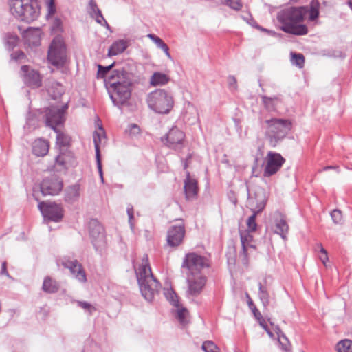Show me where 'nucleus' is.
<instances>
[{
	"mask_svg": "<svg viewBox=\"0 0 352 352\" xmlns=\"http://www.w3.org/2000/svg\"><path fill=\"white\" fill-rule=\"evenodd\" d=\"M307 12L305 7H290L280 10L277 14V19L282 24L281 30L295 35L307 34V26L300 23Z\"/></svg>",
	"mask_w": 352,
	"mask_h": 352,
	"instance_id": "obj_1",
	"label": "nucleus"
},
{
	"mask_svg": "<svg viewBox=\"0 0 352 352\" xmlns=\"http://www.w3.org/2000/svg\"><path fill=\"white\" fill-rule=\"evenodd\" d=\"M135 272L142 295L146 300L152 301L161 285L152 274L147 255L143 256L142 264Z\"/></svg>",
	"mask_w": 352,
	"mask_h": 352,
	"instance_id": "obj_2",
	"label": "nucleus"
},
{
	"mask_svg": "<svg viewBox=\"0 0 352 352\" xmlns=\"http://www.w3.org/2000/svg\"><path fill=\"white\" fill-rule=\"evenodd\" d=\"M109 93L116 106L120 107L127 103L131 95V80L126 72L118 73L109 78Z\"/></svg>",
	"mask_w": 352,
	"mask_h": 352,
	"instance_id": "obj_3",
	"label": "nucleus"
},
{
	"mask_svg": "<svg viewBox=\"0 0 352 352\" xmlns=\"http://www.w3.org/2000/svg\"><path fill=\"white\" fill-rule=\"evenodd\" d=\"M265 137L270 145L276 147L287 135L292 128L289 120L272 118L264 121Z\"/></svg>",
	"mask_w": 352,
	"mask_h": 352,
	"instance_id": "obj_4",
	"label": "nucleus"
},
{
	"mask_svg": "<svg viewBox=\"0 0 352 352\" xmlns=\"http://www.w3.org/2000/svg\"><path fill=\"white\" fill-rule=\"evenodd\" d=\"M10 12L19 20L30 23L39 16L40 8L36 0H10Z\"/></svg>",
	"mask_w": 352,
	"mask_h": 352,
	"instance_id": "obj_5",
	"label": "nucleus"
},
{
	"mask_svg": "<svg viewBox=\"0 0 352 352\" xmlns=\"http://www.w3.org/2000/svg\"><path fill=\"white\" fill-rule=\"evenodd\" d=\"M146 102L151 110L160 114L168 113L174 105L172 94L164 89H157L148 94Z\"/></svg>",
	"mask_w": 352,
	"mask_h": 352,
	"instance_id": "obj_6",
	"label": "nucleus"
},
{
	"mask_svg": "<svg viewBox=\"0 0 352 352\" xmlns=\"http://www.w3.org/2000/svg\"><path fill=\"white\" fill-rule=\"evenodd\" d=\"M209 267L206 258L195 252L188 253L185 255L182 269L185 270L187 275H201V270Z\"/></svg>",
	"mask_w": 352,
	"mask_h": 352,
	"instance_id": "obj_7",
	"label": "nucleus"
},
{
	"mask_svg": "<svg viewBox=\"0 0 352 352\" xmlns=\"http://www.w3.org/2000/svg\"><path fill=\"white\" fill-rule=\"evenodd\" d=\"M49 61L55 66H62L66 62V47L60 36L55 37L50 46L47 56Z\"/></svg>",
	"mask_w": 352,
	"mask_h": 352,
	"instance_id": "obj_8",
	"label": "nucleus"
},
{
	"mask_svg": "<svg viewBox=\"0 0 352 352\" xmlns=\"http://www.w3.org/2000/svg\"><path fill=\"white\" fill-rule=\"evenodd\" d=\"M285 162V160L280 153L269 151L263 161V176L270 177L276 174Z\"/></svg>",
	"mask_w": 352,
	"mask_h": 352,
	"instance_id": "obj_9",
	"label": "nucleus"
},
{
	"mask_svg": "<svg viewBox=\"0 0 352 352\" xmlns=\"http://www.w3.org/2000/svg\"><path fill=\"white\" fill-rule=\"evenodd\" d=\"M67 104L61 107L52 106L45 110V124L57 132L56 126L64 122V116L67 109Z\"/></svg>",
	"mask_w": 352,
	"mask_h": 352,
	"instance_id": "obj_10",
	"label": "nucleus"
},
{
	"mask_svg": "<svg viewBox=\"0 0 352 352\" xmlns=\"http://www.w3.org/2000/svg\"><path fill=\"white\" fill-rule=\"evenodd\" d=\"M185 134L177 127L171 128L162 141L170 148L180 150L184 146Z\"/></svg>",
	"mask_w": 352,
	"mask_h": 352,
	"instance_id": "obj_11",
	"label": "nucleus"
},
{
	"mask_svg": "<svg viewBox=\"0 0 352 352\" xmlns=\"http://www.w3.org/2000/svg\"><path fill=\"white\" fill-rule=\"evenodd\" d=\"M20 76L23 82L32 89L38 88L42 85V77L40 73L29 65L21 66Z\"/></svg>",
	"mask_w": 352,
	"mask_h": 352,
	"instance_id": "obj_12",
	"label": "nucleus"
},
{
	"mask_svg": "<svg viewBox=\"0 0 352 352\" xmlns=\"http://www.w3.org/2000/svg\"><path fill=\"white\" fill-rule=\"evenodd\" d=\"M63 181L56 175L43 179L41 184V190L44 195H58L63 188Z\"/></svg>",
	"mask_w": 352,
	"mask_h": 352,
	"instance_id": "obj_13",
	"label": "nucleus"
},
{
	"mask_svg": "<svg viewBox=\"0 0 352 352\" xmlns=\"http://www.w3.org/2000/svg\"><path fill=\"white\" fill-rule=\"evenodd\" d=\"M38 208L45 219L58 222L63 218L62 208L56 204L41 202Z\"/></svg>",
	"mask_w": 352,
	"mask_h": 352,
	"instance_id": "obj_14",
	"label": "nucleus"
},
{
	"mask_svg": "<svg viewBox=\"0 0 352 352\" xmlns=\"http://www.w3.org/2000/svg\"><path fill=\"white\" fill-rule=\"evenodd\" d=\"M240 239L242 245V252L240 253L239 256L242 263L248 266L249 263L248 255L255 250L256 246L253 243L252 235L248 232H241Z\"/></svg>",
	"mask_w": 352,
	"mask_h": 352,
	"instance_id": "obj_15",
	"label": "nucleus"
},
{
	"mask_svg": "<svg viewBox=\"0 0 352 352\" xmlns=\"http://www.w3.org/2000/svg\"><path fill=\"white\" fill-rule=\"evenodd\" d=\"M187 296H196L201 292L206 280L205 276L202 275H187Z\"/></svg>",
	"mask_w": 352,
	"mask_h": 352,
	"instance_id": "obj_16",
	"label": "nucleus"
},
{
	"mask_svg": "<svg viewBox=\"0 0 352 352\" xmlns=\"http://www.w3.org/2000/svg\"><path fill=\"white\" fill-rule=\"evenodd\" d=\"M89 235L91 238V242L96 250L104 245V229L97 221L90 222Z\"/></svg>",
	"mask_w": 352,
	"mask_h": 352,
	"instance_id": "obj_17",
	"label": "nucleus"
},
{
	"mask_svg": "<svg viewBox=\"0 0 352 352\" xmlns=\"http://www.w3.org/2000/svg\"><path fill=\"white\" fill-rule=\"evenodd\" d=\"M185 235V228L183 223L171 226L167 232V243L170 247L179 245Z\"/></svg>",
	"mask_w": 352,
	"mask_h": 352,
	"instance_id": "obj_18",
	"label": "nucleus"
},
{
	"mask_svg": "<svg viewBox=\"0 0 352 352\" xmlns=\"http://www.w3.org/2000/svg\"><path fill=\"white\" fill-rule=\"evenodd\" d=\"M62 265L69 270L72 274L80 282L85 283L87 281L86 274L77 260H64Z\"/></svg>",
	"mask_w": 352,
	"mask_h": 352,
	"instance_id": "obj_19",
	"label": "nucleus"
},
{
	"mask_svg": "<svg viewBox=\"0 0 352 352\" xmlns=\"http://www.w3.org/2000/svg\"><path fill=\"white\" fill-rule=\"evenodd\" d=\"M273 221L274 232L281 236L283 239H285L286 235L288 233L289 226L285 216L280 212L276 211L273 214Z\"/></svg>",
	"mask_w": 352,
	"mask_h": 352,
	"instance_id": "obj_20",
	"label": "nucleus"
},
{
	"mask_svg": "<svg viewBox=\"0 0 352 352\" xmlns=\"http://www.w3.org/2000/svg\"><path fill=\"white\" fill-rule=\"evenodd\" d=\"M249 204L252 207V210L253 214L248 218L247 221V226L250 231L254 232L256 230L257 226V224L256 223V214L261 212L264 209V208L265 207V202L264 200H261L259 203L256 205V206L254 207V200L251 199L249 201Z\"/></svg>",
	"mask_w": 352,
	"mask_h": 352,
	"instance_id": "obj_21",
	"label": "nucleus"
},
{
	"mask_svg": "<svg viewBox=\"0 0 352 352\" xmlns=\"http://www.w3.org/2000/svg\"><path fill=\"white\" fill-rule=\"evenodd\" d=\"M184 192L188 200L195 199L198 192L197 182L190 178L188 173L184 181Z\"/></svg>",
	"mask_w": 352,
	"mask_h": 352,
	"instance_id": "obj_22",
	"label": "nucleus"
},
{
	"mask_svg": "<svg viewBox=\"0 0 352 352\" xmlns=\"http://www.w3.org/2000/svg\"><path fill=\"white\" fill-rule=\"evenodd\" d=\"M41 31L39 28H28L23 34L29 45L37 46L40 44Z\"/></svg>",
	"mask_w": 352,
	"mask_h": 352,
	"instance_id": "obj_23",
	"label": "nucleus"
},
{
	"mask_svg": "<svg viewBox=\"0 0 352 352\" xmlns=\"http://www.w3.org/2000/svg\"><path fill=\"white\" fill-rule=\"evenodd\" d=\"M50 148L49 142L43 139L36 140L32 146L33 153L38 157L47 155Z\"/></svg>",
	"mask_w": 352,
	"mask_h": 352,
	"instance_id": "obj_24",
	"label": "nucleus"
},
{
	"mask_svg": "<svg viewBox=\"0 0 352 352\" xmlns=\"http://www.w3.org/2000/svg\"><path fill=\"white\" fill-rule=\"evenodd\" d=\"M129 46L128 41L124 39H119L114 41L108 50V56H116L122 53Z\"/></svg>",
	"mask_w": 352,
	"mask_h": 352,
	"instance_id": "obj_25",
	"label": "nucleus"
},
{
	"mask_svg": "<svg viewBox=\"0 0 352 352\" xmlns=\"http://www.w3.org/2000/svg\"><path fill=\"white\" fill-rule=\"evenodd\" d=\"M56 163L64 168H67L74 164L73 155L70 152L61 153L56 157Z\"/></svg>",
	"mask_w": 352,
	"mask_h": 352,
	"instance_id": "obj_26",
	"label": "nucleus"
},
{
	"mask_svg": "<svg viewBox=\"0 0 352 352\" xmlns=\"http://www.w3.org/2000/svg\"><path fill=\"white\" fill-rule=\"evenodd\" d=\"M261 99L265 107L269 111H275L276 109L277 104L280 102V99L278 96L267 97L266 96H263Z\"/></svg>",
	"mask_w": 352,
	"mask_h": 352,
	"instance_id": "obj_27",
	"label": "nucleus"
},
{
	"mask_svg": "<svg viewBox=\"0 0 352 352\" xmlns=\"http://www.w3.org/2000/svg\"><path fill=\"white\" fill-rule=\"evenodd\" d=\"M147 37H148L158 48L164 51L168 58L172 59L171 55L169 53V48L162 38L153 34H148Z\"/></svg>",
	"mask_w": 352,
	"mask_h": 352,
	"instance_id": "obj_28",
	"label": "nucleus"
},
{
	"mask_svg": "<svg viewBox=\"0 0 352 352\" xmlns=\"http://www.w3.org/2000/svg\"><path fill=\"white\" fill-rule=\"evenodd\" d=\"M169 80L170 78L166 74L155 72L151 77L150 83L153 86H160L166 84Z\"/></svg>",
	"mask_w": 352,
	"mask_h": 352,
	"instance_id": "obj_29",
	"label": "nucleus"
},
{
	"mask_svg": "<svg viewBox=\"0 0 352 352\" xmlns=\"http://www.w3.org/2000/svg\"><path fill=\"white\" fill-rule=\"evenodd\" d=\"M42 288L47 293H55L59 289V284L56 280L47 276L43 280Z\"/></svg>",
	"mask_w": 352,
	"mask_h": 352,
	"instance_id": "obj_30",
	"label": "nucleus"
},
{
	"mask_svg": "<svg viewBox=\"0 0 352 352\" xmlns=\"http://www.w3.org/2000/svg\"><path fill=\"white\" fill-rule=\"evenodd\" d=\"M80 197V186L73 185L69 186L66 190L65 199L69 202L76 201Z\"/></svg>",
	"mask_w": 352,
	"mask_h": 352,
	"instance_id": "obj_31",
	"label": "nucleus"
},
{
	"mask_svg": "<svg viewBox=\"0 0 352 352\" xmlns=\"http://www.w3.org/2000/svg\"><path fill=\"white\" fill-rule=\"evenodd\" d=\"M176 318L179 322L184 325L188 322L189 320V313L188 310L181 307L179 305L175 307Z\"/></svg>",
	"mask_w": 352,
	"mask_h": 352,
	"instance_id": "obj_32",
	"label": "nucleus"
},
{
	"mask_svg": "<svg viewBox=\"0 0 352 352\" xmlns=\"http://www.w3.org/2000/svg\"><path fill=\"white\" fill-rule=\"evenodd\" d=\"M4 42L8 50H12L17 45L19 37L16 34H8L4 38Z\"/></svg>",
	"mask_w": 352,
	"mask_h": 352,
	"instance_id": "obj_33",
	"label": "nucleus"
},
{
	"mask_svg": "<svg viewBox=\"0 0 352 352\" xmlns=\"http://www.w3.org/2000/svg\"><path fill=\"white\" fill-rule=\"evenodd\" d=\"M338 352H352V341L350 340H343L340 341L336 345Z\"/></svg>",
	"mask_w": 352,
	"mask_h": 352,
	"instance_id": "obj_34",
	"label": "nucleus"
},
{
	"mask_svg": "<svg viewBox=\"0 0 352 352\" xmlns=\"http://www.w3.org/2000/svg\"><path fill=\"white\" fill-rule=\"evenodd\" d=\"M319 7L320 3L318 0H312L311 5H310V9L309 10V19L311 21H314L316 19L318 18L319 15ZM307 10H308L307 8ZM308 12V10H307Z\"/></svg>",
	"mask_w": 352,
	"mask_h": 352,
	"instance_id": "obj_35",
	"label": "nucleus"
},
{
	"mask_svg": "<svg viewBox=\"0 0 352 352\" xmlns=\"http://www.w3.org/2000/svg\"><path fill=\"white\" fill-rule=\"evenodd\" d=\"M259 298L261 300L264 307H267L270 302V296L265 288H264L261 283H259Z\"/></svg>",
	"mask_w": 352,
	"mask_h": 352,
	"instance_id": "obj_36",
	"label": "nucleus"
},
{
	"mask_svg": "<svg viewBox=\"0 0 352 352\" xmlns=\"http://www.w3.org/2000/svg\"><path fill=\"white\" fill-rule=\"evenodd\" d=\"M100 131H95L93 135L94 143L96 150V156H97V152L100 153V144L101 142L102 136L104 135V131L102 127L100 128Z\"/></svg>",
	"mask_w": 352,
	"mask_h": 352,
	"instance_id": "obj_37",
	"label": "nucleus"
},
{
	"mask_svg": "<svg viewBox=\"0 0 352 352\" xmlns=\"http://www.w3.org/2000/svg\"><path fill=\"white\" fill-rule=\"evenodd\" d=\"M291 61L293 65L298 66L299 68H302L304 65L305 58L302 54L292 53Z\"/></svg>",
	"mask_w": 352,
	"mask_h": 352,
	"instance_id": "obj_38",
	"label": "nucleus"
},
{
	"mask_svg": "<svg viewBox=\"0 0 352 352\" xmlns=\"http://www.w3.org/2000/svg\"><path fill=\"white\" fill-rule=\"evenodd\" d=\"M91 16L95 19L96 21L101 25L106 26L107 28H109V25L105 19L104 18L102 12L100 10H96L95 13H90Z\"/></svg>",
	"mask_w": 352,
	"mask_h": 352,
	"instance_id": "obj_39",
	"label": "nucleus"
},
{
	"mask_svg": "<svg viewBox=\"0 0 352 352\" xmlns=\"http://www.w3.org/2000/svg\"><path fill=\"white\" fill-rule=\"evenodd\" d=\"M166 298L168 300H169L173 306L176 307L179 304V300H178V297L177 296V294H175V292L170 289H167L165 293H164Z\"/></svg>",
	"mask_w": 352,
	"mask_h": 352,
	"instance_id": "obj_40",
	"label": "nucleus"
},
{
	"mask_svg": "<svg viewBox=\"0 0 352 352\" xmlns=\"http://www.w3.org/2000/svg\"><path fill=\"white\" fill-rule=\"evenodd\" d=\"M57 133L56 143L60 146H67L69 144L70 138L69 136L59 132Z\"/></svg>",
	"mask_w": 352,
	"mask_h": 352,
	"instance_id": "obj_41",
	"label": "nucleus"
},
{
	"mask_svg": "<svg viewBox=\"0 0 352 352\" xmlns=\"http://www.w3.org/2000/svg\"><path fill=\"white\" fill-rule=\"evenodd\" d=\"M201 348L205 352H219L217 346L212 341H205Z\"/></svg>",
	"mask_w": 352,
	"mask_h": 352,
	"instance_id": "obj_42",
	"label": "nucleus"
},
{
	"mask_svg": "<svg viewBox=\"0 0 352 352\" xmlns=\"http://www.w3.org/2000/svg\"><path fill=\"white\" fill-rule=\"evenodd\" d=\"M317 248L321 254V255L319 256L320 260L326 267H327V262L328 261L329 258L327 250L322 247L321 243H318L317 245Z\"/></svg>",
	"mask_w": 352,
	"mask_h": 352,
	"instance_id": "obj_43",
	"label": "nucleus"
},
{
	"mask_svg": "<svg viewBox=\"0 0 352 352\" xmlns=\"http://www.w3.org/2000/svg\"><path fill=\"white\" fill-rule=\"evenodd\" d=\"M331 217L336 224H341L342 223V214L340 210H333L331 213Z\"/></svg>",
	"mask_w": 352,
	"mask_h": 352,
	"instance_id": "obj_44",
	"label": "nucleus"
},
{
	"mask_svg": "<svg viewBox=\"0 0 352 352\" xmlns=\"http://www.w3.org/2000/svg\"><path fill=\"white\" fill-rule=\"evenodd\" d=\"M223 3L234 10H239L242 7L240 0H224Z\"/></svg>",
	"mask_w": 352,
	"mask_h": 352,
	"instance_id": "obj_45",
	"label": "nucleus"
},
{
	"mask_svg": "<svg viewBox=\"0 0 352 352\" xmlns=\"http://www.w3.org/2000/svg\"><path fill=\"white\" fill-rule=\"evenodd\" d=\"M114 65V63L109 65V66H107V67H103L100 65H98V74L99 76H100L101 77H103L105 76V74L113 67V66Z\"/></svg>",
	"mask_w": 352,
	"mask_h": 352,
	"instance_id": "obj_46",
	"label": "nucleus"
},
{
	"mask_svg": "<svg viewBox=\"0 0 352 352\" xmlns=\"http://www.w3.org/2000/svg\"><path fill=\"white\" fill-rule=\"evenodd\" d=\"M56 86L57 89V91L56 93L52 92V89H49V92L51 94L52 98L54 99H56L58 97L61 96L63 92V87L60 84L56 83Z\"/></svg>",
	"mask_w": 352,
	"mask_h": 352,
	"instance_id": "obj_47",
	"label": "nucleus"
},
{
	"mask_svg": "<svg viewBox=\"0 0 352 352\" xmlns=\"http://www.w3.org/2000/svg\"><path fill=\"white\" fill-rule=\"evenodd\" d=\"M52 30L56 32H61L62 31V21L60 19L56 18L53 21L52 26Z\"/></svg>",
	"mask_w": 352,
	"mask_h": 352,
	"instance_id": "obj_48",
	"label": "nucleus"
},
{
	"mask_svg": "<svg viewBox=\"0 0 352 352\" xmlns=\"http://www.w3.org/2000/svg\"><path fill=\"white\" fill-rule=\"evenodd\" d=\"M259 324L266 331L267 333L269 335V336L272 338H274V334L272 332V331L268 328V326L263 318H261V320H258Z\"/></svg>",
	"mask_w": 352,
	"mask_h": 352,
	"instance_id": "obj_49",
	"label": "nucleus"
},
{
	"mask_svg": "<svg viewBox=\"0 0 352 352\" xmlns=\"http://www.w3.org/2000/svg\"><path fill=\"white\" fill-rule=\"evenodd\" d=\"M78 304L82 309L88 310L90 314H91L92 311L95 310V308L89 302L78 301Z\"/></svg>",
	"mask_w": 352,
	"mask_h": 352,
	"instance_id": "obj_50",
	"label": "nucleus"
},
{
	"mask_svg": "<svg viewBox=\"0 0 352 352\" xmlns=\"http://www.w3.org/2000/svg\"><path fill=\"white\" fill-rule=\"evenodd\" d=\"M96 158L97 167L98 169L101 181L103 182V175H102V164H101V160H100V153H98V151L97 152V156H96Z\"/></svg>",
	"mask_w": 352,
	"mask_h": 352,
	"instance_id": "obj_51",
	"label": "nucleus"
},
{
	"mask_svg": "<svg viewBox=\"0 0 352 352\" xmlns=\"http://www.w3.org/2000/svg\"><path fill=\"white\" fill-rule=\"evenodd\" d=\"M11 57L15 60H19L25 58V54L22 51H16L11 54Z\"/></svg>",
	"mask_w": 352,
	"mask_h": 352,
	"instance_id": "obj_52",
	"label": "nucleus"
},
{
	"mask_svg": "<svg viewBox=\"0 0 352 352\" xmlns=\"http://www.w3.org/2000/svg\"><path fill=\"white\" fill-rule=\"evenodd\" d=\"M228 82L230 87H232L234 89H236V79L234 76H230L228 78Z\"/></svg>",
	"mask_w": 352,
	"mask_h": 352,
	"instance_id": "obj_53",
	"label": "nucleus"
},
{
	"mask_svg": "<svg viewBox=\"0 0 352 352\" xmlns=\"http://www.w3.org/2000/svg\"><path fill=\"white\" fill-rule=\"evenodd\" d=\"M127 214L129 216V221L132 226L133 224L131 223L132 219H133V208L132 206H129L127 207Z\"/></svg>",
	"mask_w": 352,
	"mask_h": 352,
	"instance_id": "obj_54",
	"label": "nucleus"
},
{
	"mask_svg": "<svg viewBox=\"0 0 352 352\" xmlns=\"http://www.w3.org/2000/svg\"><path fill=\"white\" fill-rule=\"evenodd\" d=\"M89 7H90V13H95L96 12V10H100V9L98 8L96 2L94 0H90L89 1Z\"/></svg>",
	"mask_w": 352,
	"mask_h": 352,
	"instance_id": "obj_55",
	"label": "nucleus"
},
{
	"mask_svg": "<svg viewBox=\"0 0 352 352\" xmlns=\"http://www.w3.org/2000/svg\"><path fill=\"white\" fill-rule=\"evenodd\" d=\"M129 131H130V133H132V134H138L140 131V129L139 128V126L136 124H131L130 126H129Z\"/></svg>",
	"mask_w": 352,
	"mask_h": 352,
	"instance_id": "obj_56",
	"label": "nucleus"
},
{
	"mask_svg": "<svg viewBox=\"0 0 352 352\" xmlns=\"http://www.w3.org/2000/svg\"><path fill=\"white\" fill-rule=\"evenodd\" d=\"M274 329L276 330V332L278 335V338L279 340L282 338L285 339L286 341H287V337L283 334V333L281 331L280 329L278 326H275Z\"/></svg>",
	"mask_w": 352,
	"mask_h": 352,
	"instance_id": "obj_57",
	"label": "nucleus"
},
{
	"mask_svg": "<svg viewBox=\"0 0 352 352\" xmlns=\"http://www.w3.org/2000/svg\"><path fill=\"white\" fill-rule=\"evenodd\" d=\"M252 312L254 314V317L256 318V320H261V318H263L261 314L260 313V311L256 309V307H254V308L252 309Z\"/></svg>",
	"mask_w": 352,
	"mask_h": 352,
	"instance_id": "obj_58",
	"label": "nucleus"
},
{
	"mask_svg": "<svg viewBox=\"0 0 352 352\" xmlns=\"http://www.w3.org/2000/svg\"><path fill=\"white\" fill-rule=\"evenodd\" d=\"M1 274L9 276V274L6 269V263L3 262L1 265Z\"/></svg>",
	"mask_w": 352,
	"mask_h": 352,
	"instance_id": "obj_59",
	"label": "nucleus"
},
{
	"mask_svg": "<svg viewBox=\"0 0 352 352\" xmlns=\"http://www.w3.org/2000/svg\"><path fill=\"white\" fill-rule=\"evenodd\" d=\"M248 298V305L250 307V308L252 310V309L254 308V305L252 300V299L250 298V296L248 295V294H246Z\"/></svg>",
	"mask_w": 352,
	"mask_h": 352,
	"instance_id": "obj_60",
	"label": "nucleus"
},
{
	"mask_svg": "<svg viewBox=\"0 0 352 352\" xmlns=\"http://www.w3.org/2000/svg\"><path fill=\"white\" fill-rule=\"evenodd\" d=\"M331 169H338V167L333 166H327L323 168L324 170H331Z\"/></svg>",
	"mask_w": 352,
	"mask_h": 352,
	"instance_id": "obj_61",
	"label": "nucleus"
},
{
	"mask_svg": "<svg viewBox=\"0 0 352 352\" xmlns=\"http://www.w3.org/2000/svg\"><path fill=\"white\" fill-rule=\"evenodd\" d=\"M53 0H50L49 2V10L50 12L53 11Z\"/></svg>",
	"mask_w": 352,
	"mask_h": 352,
	"instance_id": "obj_62",
	"label": "nucleus"
},
{
	"mask_svg": "<svg viewBox=\"0 0 352 352\" xmlns=\"http://www.w3.org/2000/svg\"><path fill=\"white\" fill-rule=\"evenodd\" d=\"M187 106H188V107H189V108L194 109L193 105H192L190 102H189L187 103Z\"/></svg>",
	"mask_w": 352,
	"mask_h": 352,
	"instance_id": "obj_63",
	"label": "nucleus"
},
{
	"mask_svg": "<svg viewBox=\"0 0 352 352\" xmlns=\"http://www.w3.org/2000/svg\"><path fill=\"white\" fill-rule=\"evenodd\" d=\"M268 321L270 322V324H271L272 326H273V327L274 326V323L271 321V320H270V319H268Z\"/></svg>",
	"mask_w": 352,
	"mask_h": 352,
	"instance_id": "obj_64",
	"label": "nucleus"
}]
</instances>
